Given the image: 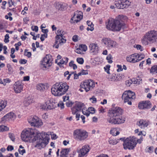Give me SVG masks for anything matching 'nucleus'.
Returning a JSON list of instances; mask_svg holds the SVG:
<instances>
[{
    "label": "nucleus",
    "instance_id": "nucleus-1",
    "mask_svg": "<svg viewBox=\"0 0 157 157\" xmlns=\"http://www.w3.org/2000/svg\"><path fill=\"white\" fill-rule=\"evenodd\" d=\"M22 140L25 142L36 141L35 147L41 149L44 147L49 143V136L48 134L44 132H40L35 131L31 128L24 130L21 134Z\"/></svg>",
    "mask_w": 157,
    "mask_h": 157
},
{
    "label": "nucleus",
    "instance_id": "nucleus-2",
    "mask_svg": "<svg viewBox=\"0 0 157 157\" xmlns=\"http://www.w3.org/2000/svg\"><path fill=\"white\" fill-rule=\"evenodd\" d=\"M141 42L144 45L155 44L157 43V31L152 29L145 33L141 39Z\"/></svg>",
    "mask_w": 157,
    "mask_h": 157
},
{
    "label": "nucleus",
    "instance_id": "nucleus-3",
    "mask_svg": "<svg viewBox=\"0 0 157 157\" xmlns=\"http://www.w3.org/2000/svg\"><path fill=\"white\" fill-rule=\"evenodd\" d=\"M69 88V86L66 82L56 83L52 86L51 92L55 96H60L65 94Z\"/></svg>",
    "mask_w": 157,
    "mask_h": 157
},
{
    "label": "nucleus",
    "instance_id": "nucleus-4",
    "mask_svg": "<svg viewBox=\"0 0 157 157\" xmlns=\"http://www.w3.org/2000/svg\"><path fill=\"white\" fill-rule=\"evenodd\" d=\"M106 28L112 31H119L121 29L124 28V24L118 20L111 18L109 20Z\"/></svg>",
    "mask_w": 157,
    "mask_h": 157
},
{
    "label": "nucleus",
    "instance_id": "nucleus-5",
    "mask_svg": "<svg viewBox=\"0 0 157 157\" xmlns=\"http://www.w3.org/2000/svg\"><path fill=\"white\" fill-rule=\"evenodd\" d=\"M56 33L57 35L56 36V41L53 46L56 48H58L60 46L66 42V40L64 39V36L66 32L63 30L59 29Z\"/></svg>",
    "mask_w": 157,
    "mask_h": 157
},
{
    "label": "nucleus",
    "instance_id": "nucleus-6",
    "mask_svg": "<svg viewBox=\"0 0 157 157\" xmlns=\"http://www.w3.org/2000/svg\"><path fill=\"white\" fill-rule=\"evenodd\" d=\"M73 136L76 140L82 141L87 138L88 133L85 130L81 129H77L74 131Z\"/></svg>",
    "mask_w": 157,
    "mask_h": 157
},
{
    "label": "nucleus",
    "instance_id": "nucleus-7",
    "mask_svg": "<svg viewBox=\"0 0 157 157\" xmlns=\"http://www.w3.org/2000/svg\"><path fill=\"white\" fill-rule=\"evenodd\" d=\"M134 139L132 136L128 137L126 139H125L124 138H121L120 139V140L124 141L123 145L124 149H128L129 150H132L135 147V143H136V140Z\"/></svg>",
    "mask_w": 157,
    "mask_h": 157
},
{
    "label": "nucleus",
    "instance_id": "nucleus-8",
    "mask_svg": "<svg viewBox=\"0 0 157 157\" xmlns=\"http://www.w3.org/2000/svg\"><path fill=\"white\" fill-rule=\"evenodd\" d=\"M122 97L124 99L125 102H127L128 105H131L132 101L135 98L136 96L134 92L128 90L124 92L122 95Z\"/></svg>",
    "mask_w": 157,
    "mask_h": 157
},
{
    "label": "nucleus",
    "instance_id": "nucleus-9",
    "mask_svg": "<svg viewBox=\"0 0 157 157\" xmlns=\"http://www.w3.org/2000/svg\"><path fill=\"white\" fill-rule=\"evenodd\" d=\"M95 83L91 79L85 80L80 85L81 87L84 89L87 92L95 86Z\"/></svg>",
    "mask_w": 157,
    "mask_h": 157
},
{
    "label": "nucleus",
    "instance_id": "nucleus-10",
    "mask_svg": "<svg viewBox=\"0 0 157 157\" xmlns=\"http://www.w3.org/2000/svg\"><path fill=\"white\" fill-rule=\"evenodd\" d=\"M29 123L34 127L39 128L43 125L42 120L36 116L31 117L28 120Z\"/></svg>",
    "mask_w": 157,
    "mask_h": 157
},
{
    "label": "nucleus",
    "instance_id": "nucleus-11",
    "mask_svg": "<svg viewBox=\"0 0 157 157\" xmlns=\"http://www.w3.org/2000/svg\"><path fill=\"white\" fill-rule=\"evenodd\" d=\"M83 105L84 104L82 103L77 102L74 105L73 107L71 108L72 113L73 114H76L75 117L77 121L79 120L80 117V114L77 113L81 110Z\"/></svg>",
    "mask_w": 157,
    "mask_h": 157
},
{
    "label": "nucleus",
    "instance_id": "nucleus-12",
    "mask_svg": "<svg viewBox=\"0 0 157 157\" xmlns=\"http://www.w3.org/2000/svg\"><path fill=\"white\" fill-rule=\"evenodd\" d=\"M52 65V61L49 55H46L40 62V66L43 69L48 68Z\"/></svg>",
    "mask_w": 157,
    "mask_h": 157
},
{
    "label": "nucleus",
    "instance_id": "nucleus-13",
    "mask_svg": "<svg viewBox=\"0 0 157 157\" xmlns=\"http://www.w3.org/2000/svg\"><path fill=\"white\" fill-rule=\"evenodd\" d=\"M126 120L125 117L124 116H121L116 117L114 118H110L108 120L110 123L114 124H121L124 123Z\"/></svg>",
    "mask_w": 157,
    "mask_h": 157
},
{
    "label": "nucleus",
    "instance_id": "nucleus-14",
    "mask_svg": "<svg viewBox=\"0 0 157 157\" xmlns=\"http://www.w3.org/2000/svg\"><path fill=\"white\" fill-rule=\"evenodd\" d=\"M123 113V110L119 107H116L113 108L111 112L110 118H114L116 117H119L122 115Z\"/></svg>",
    "mask_w": 157,
    "mask_h": 157
},
{
    "label": "nucleus",
    "instance_id": "nucleus-15",
    "mask_svg": "<svg viewBox=\"0 0 157 157\" xmlns=\"http://www.w3.org/2000/svg\"><path fill=\"white\" fill-rule=\"evenodd\" d=\"M130 2L128 0L123 1L122 0H118L115 2V5L119 9H123L126 8L130 6Z\"/></svg>",
    "mask_w": 157,
    "mask_h": 157
},
{
    "label": "nucleus",
    "instance_id": "nucleus-16",
    "mask_svg": "<svg viewBox=\"0 0 157 157\" xmlns=\"http://www.w3.org/2000/svg\"><path fill=\"white\" fill-rule=\"evenodd\" d=\"M82 18V13L81 11L75 12L74 16L71 18L70 22L71 24L77 23Z\"/></svg>",
    "mask_w": 157,
    "mask_h": 157
},
{
    "label": "nucleus",
    "instance_id": "nucleus-17",
    "mask_svg": "<svg viewBox=\"0 0 157 157\" xmlns=\"http://www.w3.org/2000/svg\"><path fill=\"white\" fill-rule=\"evenodd\" d=\"M101 42L106 47L109 48L115 47L116 44V42L112 40L109 38H103L101 40Z\"/></svg>",
    "mask_w": 157,
    "mask_h": 157
},
{
    "label": "nucleus",
    "instance_id": "nucleus-18",
    "mask_svg": "<svg viewBox=\"0 0 157 157\" xmlns=\"http://www.w3.org/2000/svg\"><path fill=\"white\" fill-rule=\"evenodd\" d=\"M90 148L88 145L82 146V148L78 151V157H86L90 151Z\"/></svg>",
    "mask_w": 157,
    "mask_h": 157
},
{
    "label": "nucleus",
    "instance_id": "nucleus-19",
    "mask_svg": "<svg viewBox=\"0 0 157 157\" xmlns=\"http://www.w3.org/2000/svg\"><path fill=\"white\" fill-rule=\"evenodd\" d=\"M23 84L21 81H18L15 82L14 85V89L16 93H20L23 90Z\"/></svg>",
    "mask_w": 157,
    "mask_h": 157
},
{
    "label": "nucleus",
    "instance_id": "nucleus-20",
    "mask_svg": "<svg viewBox=\"0 0 157 157\" xmlns=\"http://www.w3.org/2000/svg\"><path fill=\"white\" fill-rule=\"evenodd\" d=\"M151 103L149 101H143L139 103L138 107L141 109H145L151 107Z\"/></svg>",
    "mask_w": 157,
    "mask_h": 157
},
{
    "label": "nucleus",
    "instance_id": "nucleus-21",
    "mask_svg": "<svg viewBox=\"0 0 157 157\" xmlns=\"http://www.w3.org/2000/svg\"><path fill=\"white\" fill-rule=\"evenodd\" d=\"M107 78L109 80L113 81H117L122 79V77L120 74H113L107 76Z\"/></svg>",
    "mask_w": 157,
    "mask_h": 157
},
{
    "label": "nucleus",
    "instance_id": "nucleus-22",
    "mask_svg": "<svg viewBox=\"0 0 157 157\" xmlns=\"http://www.w3.org/2000/svg\"><path fill=\"white\" fill-rule=\"evenodd\" d=\"M16 116L13 113L10 112L6 115L2 119V121L13 120L15 118Z\"/></svg>",
    "mask_w": 157,
    "mask_h": 157
},
{
    "label": "nucleus",
    "instance_id": "nucleus-23",
    "mask_svg": "<svg viewBox=\"0 0 157 157\" xmlns=\"http://www.w3.org/2000/svg\"><path fill=\"white\" fill-rule=\"evenodd\" d=\"M87 47L86 45L81 44L75 50V52L77 53L83 54H84V52L87 50Z\"/></svg>",
    "mask_w": 157,
    "mask_h": 157
},
{
    "label": "nucleus",
    "instance_id": "nucleus-24",
    "mask_svg": "<svg viewBox=\"0 0 157 157\" xmlns=\"http://www.w3.org/2000/svg\"><path fill=\"white\" fill-rule=\"evenodd\" d=\"M133 58L134 63H136L141 60L145 57V56L142 54H139L135 53L132 54Z\"/></svg>",
    "mask_w": 157,
    "mask_h": 157
},
{
    "label": "nucleus",
    "instance_id": "nucleus-25",
    "mask_svg": "<svg viewBox=\"0 0 157 157\" xmlns=\"http://www.w3.org/2000/svg\"><path fill=\"white\" fill-rule=\"evenodd\" d=\"M48 106L47 111L54 109L56 106V104L53 102L52 100L49 99L47 101Z\"/></svg>",
    "mask_w": 157,
    "mask_h": 157
},
{
    "label": "nucleus",
    "instance_id": "nucleus-26",
    "mask_svg": "<svg viewBox=\"0 0 157 157\" xmlns=\"http://www.w3.org/2000/svg\"><path fill=\"white\" fill-rule=\"evenodd\" d=\"M89 47L91 52L96 53L98 50V47L97 44L94 43L90 44L89 45Z\"/></svg>",
    "mask_w": 157,
    "mask_h": 157
},
{
    "label": "nucleus",
    "instance_id": "nucleus-27",
    "mask_svg": "<svg viewBox=\"0 0 157 157\" xmlns=\"http://www.w3.org/2000/svg\"><path fill=\"white\" fill-rule=\"evenodd\" d=\"M148 125V121L143 120H140L138 124V125L142 128L147 127Z\"/></svg>",
    "mask_w": 157,
    "mask_h": 157
},
{
    "label": "nucleus",
    "instance_id": "nucleus-28",
    "mask_svg": "<svg viewBox=\"0 0 157 157\" xmlns=\"http://www.w3.org/2000/svg\"><path fill=\"white\" fill-rule=\"evenodd\" d=\"M33 101L32 99L30 97H28L25 99L23 105L25 106H28Z\"/></svg>",
    "mask_w": 157,
    "mask_h": 157
},
{
    "label": "nucleus",
    "instance_id": "nucleus-29",
    "mask_svg": "<svg viewBox=\"0 0 157 157\" xmlns=\"http://www.w3.org/2000/svg\"><path fill=\"white\" fill-rule=\"evenodd\" d=\"M69 152L68 149H64L62 150L60 152L61 157H66Z\"/></svg>",
    "mask_w": 157,
    "mask_h": 157
},
{
    "label": "nucleus",
    "instance_id": "nucleus-30",
    "mask_svg": "<svg viewBox=\"0 0 157 157\" xmlns=\"http://www.w3.org/2000/svg\"><path fill=\"white\" fill-rule=\"evenodd\" d=\"M86 22L88 25V27L86 29L87 30V31L90 30L91 31H93L94 29V25L93 24L92 22L89 21H87Z\"/></svg>",
    "mask_w": 157,
    "mask_h": 157
},
{
    "label": "nucleus",
    "instance_id": "nucleus-31",
    "mask_svg": "<svg viewBox=\"0 0 157 157\" xmlns=\"http://www.w3.org/2000/svg\"><path fill=\"white\" fill-rule=\"evenodd\" d=\"M47 101L44 103L40 104L39 105V108L43 110L47 111Z\"/></svg>",
    "mask_w": 157,
    "mask_h": 157
},
{
    "label": "nucleus",
    "instance_id": "nucleus-32",
    "mask_svg": "<svg viewBox=\"0 0 157 157\" xmlns=\"http://www.w3.org/2000/svg\"><path fill=\"white\" fill-rule=\"evenodd\" d=\"M68 59L67 57H64L61 59L60 61L58 63V64L60 66L63 64H66L68 62Z\"/></svg>",
    "mask_w": 157,
    "mask_h": 157
},
{
    "label": "nucleus",
    "instance_id": "nucleus-33",
    "mask_svg": "<svg viewBox=\"0 0 157 157\" xmlns=\"http://www.w3.org/2000/svg\"><path fill=\"white\" fill-rule=\"evenodd\" d=\"M46 88H47V86L42 83H40L36 86V89L38 90H43Z\"/></svg>",
    "mask_w": 157,
    "mask_h": 157
},
{
    "label": "nucleus",
    "instance_id": "nucleus-34",
    "mask_svg": "<svg viewBox=\"0 0 157 157\" xmlns=\"http://www.w3.org/2000/svg\"><path fill=\"white\" fill-rule=\"evenodd\" d=\"M7 105V102L5 100H0V112L4 109Z\"/></svg>",
    "mask_w": 157,
    "mask_h": 157
},
{
    "label": "nucleus",
    "instance_id": "nucleus-35",
    "mask_svg": "<svg viewBox=\"0 0 157 157\" xmlns=\"http://www.w3.org/2000/svg\"><path fill=\"white\" fill-rule=\"evenodd\" d=\"M110 132L111 134L114 136L117 135L120 133L117 130V128H112L110 131Z\"/></svg>",
    "mask_w": 157,
    "mask_h": 157
},
{
    "label": "nucleus",
    "instance_id": "nucleus-36",
    "mask_svg": "<svg viewBox=\"0 0 157 157\" xmlns=\"http://www.w3.org/2000/svg\"><path fill=\"white\" fill-rule=\"evenodd\" d=\"M119 141V140L118 139H110L109 140V142L110 144L114 145L116 144Z\"/></svg>",
    "mask_w": 157,
    "mask_h": 157
},
{
    "label": "nucleus",
    "instance_id": "nucleus-37",
    "mask_svg": "<svg viewBox=\"0 0 157 157\" xmlns=\"http://www.w3.org/2000/svg\"><path fill=\"white\" fill-rule=\"evenodd\" d=\"M82 112L84 115L86 116L87 117H88L89 116L88 108L87 109L86 107L83 108L82 109Z\"/></svg>",
    "mask_w": 157,
    "mask_h": 157
},
{
    "label": "nucleus",
    "instance_id": "nucleus-38",
    "mask_svg": "<svg viewBox=\"0 0 157 157\" xmlns=\"http://www.w3.org/2000/svg\"><path fill=\"white\" fill-rule=\"evenodd\" d=\"M133 138L135 139H134V140H136L135 141L136 143H135V147L136 146V145L137 144V143H138L139 144H141L142 143V141L143 140V137L142 136L140 137V139H138L134 136H133Z\"/></svg>",
    "mask_w": 157,
    "mask_h": 157
},
{
    "label": "nucleus",
    "instance_id": "nucleus-39",
    "mask_svg": "<svg viewBox=\"0 0 157 157\" xmlns=\"http://www.w3.org/2000/svg\"><path fill=\"white\" fill-rule=\"evenodd\" d=\"M126 60L128 62L134 63L133 58V55L132 54L126 57Z\"/></svg>",
    "mask_w": 157,
    "mask_h": 157
},
{
    "label": "nucleus",
    "instance_id": "nucleus-40",
    "mask_svg": "<svg viewBox=\"0 0 157 157\" xmlns=\"http://www.w3.org/2000/svg\"><path fill=\"white\" fill-rule=\"evenodd\" d=\"M63 6L59 2H56V3L55 7L57 9L59 10H61L63 8Z\"/></svg>",
    "mask_w": 157,
    "mask_h": 157
},
{
    "label": "nucleus",
    "instance_id": "nucleus-41",
    "mask_svg": "<svg viewBox=\"0 0 157 157\" xmlns=\"http://www.w3.org/2000/svg\"><path fill=\"white\" fill-rule=\"evenodd\" d=\"M154 147L152 146L147 147L145 149V151L149 153H151L153 152Z\"/></svg>",
    "mask_w": 157,
    "mask_h": 157
},
{
    "label": "nucleus",
    "instance_id": "nucleus-42",
    "mask_svg": "<svg viewBox=\"0 0 157 157\" xmlns=\"http://www.w3.org/2000/svg\"><path fill=\"white\" fill-rule=\"evenodd\" d=\"M106 59L109 63H111L113 62L112 56L110 54H109L106 57Z\"/></svg>",
    "mask_w": 157,
    "mask_h": 157
},
{
    "label": "nucleus",
    "instance_id": "nucleus-43",
    "mask_svg": "<svg viewBox=\"0 0 157 157\" xmlns=\"http://www.w3.org/2000/svg\"><path fill=\"white\" fill-rule=\"evenodd\" d=\"M88 112H89V115L90 114H94L95 113V109L93 107H90L88 108Z\"/></svg>",
    "mask_w": 157,
    "mask_h": 157
},
{
    "label": "nucleus",
    "instance_id": "nucleus-44",
    "mask_svg": "<svg viewBox=\"0 0 157 157\" xmlns=\"http://www.w3.org/2000/svg\"><path fill=\"white\" fill-rule=\"evenodd\" d=\"M76 61L78 63L81 64H82L84 63L83 59L82 58H78Z\"/></svg>",
    "mask_w": 157,
    "mask_h": 157
},
{
    "label": "nucleus",
    "instance_id": "nucleus-45",
    "mask_svg": "<svg viewBox=\"0 0 157 157\" xmlns=\"http://www.w3.org/2000/svg\"><path fill=\"white\" fill-rule=\"evenodd\" d=\"M110 66L108 65L104 67L105 71L108 74H109V68H110Z\"/></svg>",
    "mask_w": 157,
    "mask_h": 157
},
{
    "label": "nucleus",
    "instance_id": "nucleus-46",
    "mask_svg": "<svg viewBox=\"0 0 157 157\" xmlns=\"http://www.w3.org/2000/svg\"><path fill=\"white\" fill-rule=\"evenodd\" d=\"M48 34L47 33H44V34H41V36L40 38V40L41 41H43L44 40L45 38L47 37Z\"/></svg>",
    "mask_w": 157,
    "mask_h": 157
},
{
    "label": "nucleus",
    "instance_id": "nucleus-47",
    "mask_svg": "<svg viewBox=\"0 0 157 157\" xmlns=\"http://www.w3.org/2000/svg\"><path fill=\"white\" fill-rule=\"evenodd\" d=\"M89 99L92 103H95L97 102L96 98L94 96H93L91 98H90Z\"/></svg>",
    "mask_w": 157,
    "mask_h": 157
},
{
    "label": "nucleus",
    "instance_id": "nucleus-48",
    "mask_svg": "<svg viewBox=\"0 0 157 157\" xmlns=\"http://www.w3.org/2000/svg\"><path fill=\"white\" fill-rule=\"evenodd\" d=\"M9 130V128L8 127H7L6 126L2 125V129H1L2 131L1 132H4V131H8Z\"/></svg>",
    "mask_w": 157,
    "mask_h": 157
},
{
    "label": "nucleus",
    "instance_id": "nucleus-49",
    "mask_svg": "<svg viewBox=\"0 0 157 157\" xmlns=\"http://www.w3.org/2000/svg\"><path fill=\"white\" fill-rule=\"evenodd\" d=\"M151 71L152 72H156L157 73V66L152 67L151 68Z\"/></svg>",
    "mask_w": 157,
    "mask_h": 157
},
{
    "label": "nucleus",
    "instance_id": "nucleus-50",
    "mask_svg": "<svg viewBox=\"0 0 157 157\" xmlns=\"http://www.w3.org/2000/svg\"><path fill=\"white\" fill-rule=\"evenodd\" d=\"M9 137L11 140L13 141H14L15 140V138L14 135L11 133H9Z\"/></svg>",
    "mask_w": 157,
    "mask_h": 157
},
{
    "label": "nucleus",
    "instance_id": "nucleus-51",
    "mask_svg": "<svg viewBox=\"0 0 157 157\" xmlns=\"http://www.w3.org/2000/svg\"><path fill=\"white\" fill-rule=\"evenodd\" d=\"M9 35L6 34L5 36L4 42L6 43H7L9 42Z\"/></svg>",
    "mask_w": 157,
    "mask_h": 157
},
{
    "label": "nucleus",
    "instance_id": "nucleus-52",
    "mask_svg": "<svg viewBox=\"0 0 157 157\" xmlns=\"http://www.w3.org/2000/svg\"><path fill=\"white\" fill-rule=\"evenodd\" d=\"M58 107H60L61 109H63L64 107V104L62 102H60L57 104H56Z\"/></svg>",
    "mask_w": 157,
    "mask_h": 157
},
{
    "label": "nucleus",
    "instance_id": "nucleus-53",
    "mask_svg": "<svg viewBox=\"0 0 157 157\" xmlns=\"http://www.w3.org/2000/svg\"><path fill=\"white\" fill-rule=\"evenodd\" d=\"M31 29L33 31L37 32H38V28L37 26H33L31 27Z\"/></svg>",
    "mask_w": 157,
    "mask_h": 157
},
{
    "label": "nucleus",
    "instance_id": "nucleus-54",
    "mask_svg": "<svg viewBox=\"0 0 157 157\" xmlns=\"http://www.w3.org/2000/svg\"><path fill=\"white\" fill-rule=\"evenodd\" d=\"M145 63V61H143L140 63L139 65V67L140 69H143L144 64Z\"/></svg>",
    "mask_w": 157,
    "mask_h": 157
},
{
    "label": "nucleus",
    "instance_id": "nucleus-55",
    "mask_svg": "<svg viewBox=\"0 0 157 157\" xmlns=\"http://www.w3.org/2000/svg\"><path fill=\"white\" fill-rule=\"evenodd\" d=\"M117 67L118 68V69L117 70V71L118 72H120L122 71L123 69L121 65H117Z\"/></svg>",
    "mask_w": 157,
    "mask_h": 157
},
{
    "label": "nucleus",
    "instance_id": "nucleus-56",
    "mask_svg": "<svg viewBox=\"0 0 157 157\" xmlns=\"http://www.w3.org/2000/svg\"><path fill=\"white\" fill-rule=\"evenodd\" d=\"M136 48L138 50H140L141 51L143 50V48L142 46L139 44H137L136 45Z\"/></svg>",
    "mask_w": 157,
    "mask_h": 157
},
{
    "label": "nucleus",
    "instance_id": "nucleus-57",
    "mask_svg": "<svg viewBox=\"0 0 157 157\" xmlns=\"http://www.w3.org/2000/svg\"><path fill=\"white\" fill-rule=\"evenodd\" d=\"M18 151L19 152V153L20 154L23 155L24 153L25 152V149H18Z\"/></svg>",
    "mask_w": 157,
    "mask_h": 157
},
{
    "label": "nucleus",
    "instance_id": "nucleus-58",
    "mask_svg": "<svg viewBox=\"0 0 157 157\" xmlns=\"http://www.w3.org/2000/svg\"><path fill=\"white\" fill-rule=\"evenodd\" d=\"M24 55L25 56H27L29 58L31 56V54L30 52H26L25 50Z\"/></svg>",
    "mask_w": 157,
    "mask_h": 157
},
{
    "label": "nucleus",
    "instance_id": "nucleus-59",
    "mask_svg": "<svg viewBox=\"0 0 157 157\" xmlns=\"http://www.w3.org/2000/svg\"><path fill=\"white\" fill-rule=\"evenodd\" d=\"M27 60L25 59H22L20 60L19 63L21 64H25L27 63Z\"/></svg>",
    "mask_w": 157,
    "mask_h": 157
},
{
    "label": "nucleus",
    "instance_id": "nucleus-60",
    "mask_svg": "<svg viewBox=\"0 0 157 157\" xmlns=\"http://www.w3.org/2000/svg\"><path fill=\"white\" fill-rule=\"evenodd\" d=\"M13 149V146L9 145L7 148V150L8 151H11Z\"/></svg>",
    "mask_w": 157,
    "mask_h": 157
},
{
    "label": "nucleus",
    "instance_id": "nucleus-61",
    "mask_svg": "<svg viewBox=\"0 0 157 157\" xmlns=\"http://www.w3.org/2000/svg\"><path fill=\"white\" fill-rule=\"evenodd\" d=\"M78 36L77 35H74L73 37L72 40L75 42L77 41L78 40Z\"/></svg>",
    "mask_w": 157,
    "mask_h": 157
},
{
    "label": "nucleus",
    "instance_id": "nucleus-62",
    "mask_svg": "<svg viewBox=\"0 0 157 157\" xmlns=\"http://www.w3.org/2000/svg\"><path fill=\"white\" fill-rule=\"evenodd\" d=\"M8 3L9 4L10 7L12 5H14L13 2L12 0H9L8 1Z\"/></svg>",
    "mask_w": 157,
    "mask_h": 157
},
{
    "label": "nucleus",
    "instance_id": "nucleus-63",
    "mask_svg": "<svg viewBox=\"0 0 157 157\" xmlns=\"http://www.w3.org/2000/svg\"><path fill=\"white\" fill-rule=\"evenodd\" d=\"M69 97L68 96H64L63 97V101H65L69 99Z\"/></svg>",
    "mask_w": 157,
    "mask_h": 157
},
{
    "label": "nucleus",
    "instance_id": "nucleus-64",
    "mask_svg": "<svg viewBox=\"0 0 157 157\" xmlns=\"http://www.w3.org/2000/svg\"><path fill=\"white\" fill-rule=\"evenodd\" d=\"M51 138L52 139H56L57 138V136L55 134H51Z\"/></svg>",
    "mask_w": 157,
    "mask_h": 157
}]
</instances>
